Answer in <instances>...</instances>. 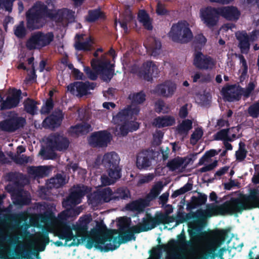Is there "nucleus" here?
<instances>
[{
	"label": "nucleus",
	"instance_id": "obj_27",
	"mask_svg": "<svg viewBox=\"0 0 259 259\" xmlns=\"http://www.w3.org/2000/svg\"><path fill=\"white\" fill-rule=\"evenodd\" d=\"M52 171L50 166H30L27 167L28 173L34 178H43L49 175Z\"/></svg>",
	"mask_w": 259,
	"mask_h": 259
},
{
	"label": "nucleus",
	"instance_id": "obj_26",
	"mask_svg": "<svg viewBox=\"0 0 259 259\" xmlns=\"http://www.w3.org/2000/svg\"><path fill=\"white\" fill-rule=\"evenodd\" d=\"M144 46L147 51L151 55L155 57L159 55L161 52V41L155 37H150L147 42L144 43Z\"/></svg>",
	"mask_w": 259,
	"mask_h": 259
},
{
	"label": "nucleus",
	"instance_id": "obj_45",
	"mask_svg": "<svg viewBox=\"0 0 259 259\" xmlns=\"http://www.w3.org/2000/svg\"><path fill=\"white\" fill-rule=\"evenodd\" d=\"M49 182L54 188H59L66 183L65 176L61 174H57L50 179Z\"/></svg>",
	"mask_w": 259,
	"mask_h": 259
},
{
	"label": "nucleus",
	"instance_id": "obj_46",
	"mask_svg": "<svg viewBox=\"0 0 259 259\" xmlns=\"http://www.w3.org/2000/svg\"><path fill=\"white\" fill-rule=\"evenodd\" d=\"M19 237L17 236H10L0 230V244L7 242L10 244L16 245L19 243Z\"/></svg>",
	"mask_w": 259,
	"mask_h": 259
},
{
	"label": "nucleus",
	"instance_id": "obj_1",
	"mask_svg": "<svg viewBox=\"0 0 259 259\" xmlns=\"http://www.w3.org/2000/svg\"><path fill=\"white\" fill-rule=\"evenodd\" d=\"M197 220L192 221L188 223V232L190 238L192 240H196L200 237H207L212 240L207 245L206 250L201 252L198 259H209V257L213 258L215 256V250L217 247L224 242L228 237V229H215L208 232L202 231L204 219L210 218L213 215H224L223 203L217 205L211 203L206 205V210L202 209L196 211Z\"/></svg>",
	"mask_w": 259,
	"mask_h": 259
},
{
	"label": "nucleus",
	"instance_id": "obj_16",
	"mask_svg": "<svg viewBox=\"0 0 259 259\" xmlns=\"http://www.w3.org/2000/svg\"><path fill=\"white\" fill-rule=\"evenodd\" d=\"M13 256H9L3 249L0 248V259H32V255L38 256L37 252H32L26 249L21 243L15 250Z\"/></svg>",
	"mask_w": 259,
	"mask_h": 259
},
{
	"label": "nucleus",
	"instance_id": "obj_25",
	"mask_svg": "<svg viewBox=\"0 0 259 259\" xmlns=\"http://www.w3.org/2000/svg\"><path fill=\"white\" fill-rule=\"evenodd\" d=\"M152 157L150 152L143 151L137 155L136 165L139 169H146L151 165Z\"/></svg>",
	"mask_w": 259,
	"mask_h": 259
},
{
	"label": "nucleus",
	"instance_id": "obj_35",
	"mask_svg": "<svg viewBox=\"0 0 259 259\" xmlns=\"http://www.w3.org/2000/svg\"><path fill=\"white\" fill-rule=\"evenodd\" d=\"M105 15L100 8L88 11L85 20L90 23H93L99 19H104Z\"/></svg>",
	"mask_w": 259,
	"mask_h": 259
},
{
	"label": "nucleus",
	"instance_id": "obj_15",
	"mask_svg": "<svg viewBox=\"0 0 259 259\" xmlns=\"http://www.w3.org/2000/svg\"><path fill=\"white\" fill-rule=\"evenodd\" d=\"M47 140L48 147L59 151L66 150L70 143L67 138L58 133L51 134Z\"/></svg>",
	"mask_w": 259,
	"mask_h": 259
},
{
	"label": "nucleus",
	"instance_id": "obj_44",
	"mask_svg": "<svg viewBox=\"0 0 259 259\" xmlns=\"http://www.w3.org/2000/svg\"><path fill=\"white\" fill-rule=\"evenodd\" d=\"M193 122L191 120L187 119L183 120L177 127L178 133L180 135H187L188 132L192 128Z\"/></svg>",
	"mask_w": 259,
	"mask_h": 259
},
{
	"label": "nucleus",
	"instance_id": "obj_30",
	"mask_svg": "<svg viewBox=\"0 0 259 259\" xmlns=\"http://www.w3.org/2000/svg\"><path fill=\"white\" fill-rule=\"evenodd\" d=\"M120 158L115 152H110L104 154L102 164L106 168L113 167L119 164Z\"/></svg>",
	"mask_w": 259,
	"mask_h": 259
},
{
	"label": "nucleus",
	"instance_id": "obj_28",
	"mask_svg": "<svg viewBox=\"0 0 259 259\" xmlns=\"http://www.w3.org/2000/svg\"><path fill=\"white\" fill-rule=\"evenodd\" d=\"M90 218L87 216L80 217L78 222L72 227V229L75 231L74 237L79 238L82 235L85 234L88 232V224L90 222Z\"/></svg>",
	"mask_w": 259,
	"mask_h": 259
},
{
	"label": "nucleus",
	"instance_id": "obj_63",
	"mask_svg": "<svg viewBox=\"0 0 259 259\" xmlns=\"http://www.w3.org/2000/svg\"><path fill=\"white\" fill-rule=\"evenodd\" d=\"M178 237L179 242L183 244L184 245L189 247L191 248H192V247L193 246V243H196V242L199 241L202 237H200L199 238V239H198V240H196L195 241L192 240L191 238H190L191 240L186 241L185 236L184 234H181V235H179L178 236Z\"/></svg>",
	"mask_w": 259,
	"mask_h": 259
},
{
	"label": "nucleus",
	"instance_id": "obj_32",
	"mask_svg": "<svg viewBox=\"0 0 259 259\" xmlns=\"http://www.w3.org/2000/svg\"><path fill=\"white\" fill-rule=\"evenodd\" d=\"M72 229L67 224L61 225L57 230V235L59 239L65 240L66 242L72 240L74 237Z\"/></svg>",
	"mask_w": 259,
	"mask_h": 259
},
{
	"label": "nucleus",
	"instance_id": "obj_58",
	"mask_svg": "<svg viewBox=\"0 0 259 259\" xmlns=\"http://www.w3.org/2000/svg\"><path fill=\"white\" fill-rule=\"evenodd\" d=\"M113 244H112L111 243H107L105 245L104 251L108 252L109 251H113L116 249L118 248L121 244L123 243H120V238L119 237V240H118V237H115L112 240Z\"/></svg>",
	"mask_w": 259,
	"mask_h": 259
},
{
	"label": "nucleus",
	"instance_id": "obj_38",
	"mask_svg": "<svg viewBox=\"0 0 259 259\" xmlns=\"http://www.w3.org/2000/svg\"><path fill=\"white\" fill-rule=\"evenodd\" d=\"M147 207V204L145 203V200L141 198L134 201L126 205V208L131 211H136L139 213L144 211L145 208Z\"/></svg>",
	"mask_w": 259,
	"mask_h": 259
},
{
	"label": "nucleus",
	"instance_id": "obj_31",
	"mask_svg": "<svg viewBox=\"0 0 259 259\" xmlns=\"http://www.w3.org/2000/svg\"><path fill=\"white\" fill-rule=\"evenodd\" d=\"M175 122L176 119L174 116L165 115L158 116L154 118L153 124L155 127L160 128L173 125Z\"/></svg>",
	"mask_w": 259,
	"mask_h": 259
},
{
	"label": "nucleus",
	"instance_id": "obj_34",
	"mask_svg": "<svg viewBox=\"0 0 259 259\" xmlns=\"http://www.w3.org/2000/svg\"><path fill=\"white\" fill-rule=\"evenodd\" d=\"M7 189L8 192L14 191V195L15 196V204L20 205H28L30 203L31 199L27 196L24 195L21 190L14 191L13 188L11 186H8Z\"/></svg>",
	"mask_w": 259,
	"mask_h": 259
},
{
	"label": "nucleus",
	"instance_id": "obj_40",
	"mask_svg": "<svg viewBox=\"0 0 259 259\" xmlns=\"http://www.w3.org/2000/svg\"><path fill=\"white\" fill-rule=\"evenodd\" d=\"M39 240L40 243L39 244V248L38 250L33 249V250L32 251V250L31 249L27 248L25 245H24V246L26 249L31 250V251L33 253V252H37V253H38V251H43L45 249L46 246L47 244H48L50 242L48 233L45 232V233H42L40 234L39 236ZM38 254L39 255V254ZM34 256H36V257L37 259H38L39 258V255L38 256L34 255Z\"/></svg>",
	"mask_w": 259,
	"mask_h": 259
},
{
	"label": "nucleus",
	"instance_id": "obj_61",
	"mask_svg": "<svg viewBox=\"0 0 259 259\" xmlns=\"http://www.w3.org/2000/svg\"><path fill=\"white\" fill-rule=\"evenodd\" d=\"M54 104L51 97L48 99L41 109V112L43 114H49L53 109Z\"/></svg>",
	"mask_w": 259,
	"mask_h": 259
},
{
	"label": "nucleus",
	"instance_id": "obj_42",
	"mask_svg": "<svg viewBox=\"0 0 259 259\" xmlns=\"http://www.w3.org/2000/svg\"><path fill=\"white\" fill-rule=\"evenodd\" d=\"M139 21L143 24L144 27L148 30H151L153 28L152 24L150 21L149 15L144 10H140L138 15Z\"/></svg>",
	"mask_w": 259,
	"mask_h": 259
},
{
	"label": "nucleus",
	"instance_id": "obj_5",
	"mask_svg": "<svg viewBox=\"0 0 259 259\" xmlns=\"http://www.w3.org/2000/svg\"><path fill=\"white\" fill-rule=\"evenodd\" d=\"M54 35L52 32L45 33L38 31L31 33L26 42V47L30 51L41 49L51 44L54 40Z\"/></svg>",
	"mask_w": 259,
	"mask_h": 259
},
{
	"label": "nucleus",
	"instance_id": "obj_23",
	"mask_svg": "<svg viewBox=\"0 0 259 259\" xmlns=\"http://www.w3.org/2000/svg\"><path fill=\"white\" fill-rule=\"evenodd\" d=\"M67 90L70 93L78 97H82L88 94L87 83L82 81H75L67 86Z\"/></svg>",
	"mask_w": 259,
	"mask_h": 259
},
{
	"label": "nucleus",
	"instance_id": "obj_55",
	"mask_svg": "<svg viewBox=\"0 0 259 259\" xmlns=\"http://www.w3.org/2000/svg\"><path fill=\"white\" fill-rule=\"evenodd\" d=\"M129 98L132 100L133 103L140 104L143 103L146 100V95L143 91L134 93Z\"/></svg>",
	"mask_w": 259,
	"mask_h": 259
},
{
	"label": "nucleus",
	"instance_id": "obj_14",
	"mask_svg": "<svg viewBox=\"0 0 259 259\" xmlns=\"http://www.w3.org/2000/svg\"><path fill=\"white\" fill-rule=\"evenodd\" d=\"M88 187L84 185L77 187L62 201L63 207H74L80 203L81 198L88 193Z\"/></svg>",
	"mask_w": 259,
	"mask_h": 259
},
{
	"label": "nucleus",
	"instance_id": "obj_50",
	"mask_svg": "<svg viewBox=\"0 0 259 259\" xmlns=\"http://www.w3.org/2000/svg\"><path fill=\"white\" fill-rule=\"evenodd\" d=\"M106 169L108 176L116 182L121 177V168L119 164L116 165V166Z\"/></svg>",
	"mask_w": 259,
	"mask_h": 259
},
{
	"label": "nucleus",
	"instance_id": "obj_29",
	"mask_svg": "<svg viewBox=\"0 0 259 259\" xmlns=\"http://www.w3.org/2000/svg\"><path fill=\"white\" fill-rule=\"evenodd\" d=\"M197 197L193 196L191 197L190 201L188 202L186 206L187 211H192L193 209L205 204L207 197V195L201 193H198Z\"/></svg>",
	"mask_w": 259,
	"mask_h": 259
},
{
	"label": "nucleus",
	"instance_id": "obj_41",
	"mask_svg": "<svg viewBox=\"0 0 259 259\" xmlns=\"http://www.w3.org/2000/svg\"><path fill=\"white\" fill-rule=\"evenodd\" d=\"M24 111L31 115H34L37 113V102L34 100L28 98L23 103Z\"/></svg>",
	"mask_w": 259,
	"mask_h": 259
},
{
	"label": "nucleus",
	"instance_id": "obj_2",
	"mask_svg": "<svg viewBox=\"0 0 259 259\" xmlns=\"http://www.w3.org/2000/svg\"><path fill=\"white\" fill-rule=\"evenodd\" d=\"M224 215L242 213L244 210L259 208V190L251 189L248 195H244L242 198L232 197L223 203Z\"/></svg>",
	"mask_w": 259,
	"mask_h": 259
},
{
	"label": "nucleus",
	"instance_id": "obj_39",
	"mask_svg": "<svg viewBox=\"0 0 259 259\" xmlns=\"http://www.w3.org/2000/svg\"><path fill=\"white\" fill-rule=\"evenodd\" d=\"M113 196V192L112 189L107 187L99 191L97 194V197L100 201H102L104 202H109L111 200H113L112 198Z\"/></svg>",
	"mask_w": 259,
	"mask_h": 259
},
{
	"label": "nucleus",
	"instance_id": "obj_4",
	"mask_svg": "<svg viewBox=\"0 0 259 259\" xmlns=\"http://www.w3.org/2000/svg\"><path fill=\"white\" fill-rule=\"evenodd\" d=\"M169 36L174 42L185 44L191 40L193 34L188 23L186 21H181L172 25Z\"/></svg>",
	"mask_w": 259,
	"mask_h": 259
},
{
	"label": "nucleus",
	"instance_id": "obj_11",
	"mask_svg": "<svg viewBox=\"0 0 259 259\" xmlns=\"http://www.w3.org/2000/svg\"><path fill=\"white\" fill-rule=\"evenodd\" d=\"M193 65L199 69L212 70L215 66L216 61L211 57L204 55L201 51L194 52Z\"/></svg>",
	"mask_w": 259,
	"mask_h": 259
},
{
	"label": "nucleus",
	"instance_id": "obj_59",
	"mask_svg": "<svg viewBox=\"0 0 259 259\" xmlns=\"http://www.w3.org/2000/svg\"><path fill=\"white\" fill-rule=\"evenodd\" d=\"M96 243L94 247L96 248L100 249L101 251H104L105 242H107V239L105 238L103 234L97 236L95 238Z\"/></svg>",
	"mask_w": 259,
	"mask_h": 259
},
{
	"label": "nucleus",
	"instance_id": "obj_62",
	"mask_svg": "<svg viewBox=\"0 0 259 259\" xmlns=\"http://www.w3.org/2000/svg\"><path fill=\"white\" fill-rule=\"evenodd\" d=\"M39 3L40 5L45 7L46 8H47V10H46L42 14L44 19H45V18L47 17L53 20V19L55 18V16L57 15V11L53 9H49L48 6L41 1H39Z\"/></svg>",
	"mask_w": 259,
	"mask_h": 259
},
{
	"label": "nucleus",
	"instance_id": "obj_9",
	"mask_svg": "<svg viewBox=\"0 0 259 259\" xmlns=\"http://www.w3.org/2000/svg\"><path fill=\"white\" fill-rule=\"evenodd\" d=\"M140 112L139 107L133 105H127L124 109L118 112L116 115H113L112 122L117 125L125 123L133 119L135 116L137 115Z\"/></svg>",
	"mask_w": 259,
	"mask_h": 259
},
{
	"label": "nucleus",
	"instance_id": "obj_53",
	"mask_svg": "<svg viewBox=\"0 0 259 259\" xmlns=\"http://www.w3.org/2000/svg\"><path fill=\"white\" fill-rule=\"evenodd\" d=\"M55 151L56 150L47 146L46 149H41L40 150V154L44 157L45 159L54 160L57 158V156Z\"/></svg>",
	"mask_w": 259,
	"mask_h": 259
},
{
	"label": "nucleus",
	"instance_id": "obj_19",
	"mask_svg": "<svg viewBox=\"0 0 259 259\" xmlns=\"http://www.w3.org/2000/svg\"><path fill=\"white\" fill-rule=\"evenodd\" d=\"M177 88L176 84L170 81L166 80L162 83L157 85L154 92L163 97H171L175 92Z\"/></svg>",
	"mask_w": 259,
	"mask_h": 259
},
{
	"label": "nucleus",
	"instance_id": "obj_10",
	"mask_svg": "<svg viewBox=\"0 0 259 259\" xmlns=\"http://www.w3.org/2000/svg\"><path fill=\"white\" fill-rule=\"evenodd\" d=\"M22 99V91L20 89L13 88L10 95L8 96L6 100L0 94V109L6 110L17 107Z\"/></svg>",
	"mask_w": 259,
	"mask_h": 259
},
{
	"label": "nucleus",
	"instance_id": "obj_24",
	"mask_svg": "<svg viewBox=\"0 0 259 259\" xmlns=\"http://www.w3.org/2000/svg\"><path fill=\"white\" fill-rule=\"evenodd\" d=\"M154 223L152 215L150 213L146 212L145 217L142 220V222L135 226L136 228L135 232L137 233H140L151 230L155 228V225Z\"/></svg>",
	"mask_w": 259,
	"mask_h": 259
},
{
	"label": "nucleus",
	"instance_id": "obj_48",
	"mask_svg": "<svg viewBox=\"0 0 259 259\" xmlns=\"http://www.w3.org/2000/svg\"><path fill=\"white\" fill-rule=\"evenodd\" d=\"M184 162V160L182 157H177L168 161L166 166L170 171H174L180 168Z\"/></svg>",
	"mask_w": 259,
	"mask_h": 259
},
{
	"label": "nucleus",
	"instance_id": "obj_60",
	"mask_svg": "<svg viewBox=\"0 0 259 259\" xmlns=\"http://www.w3.org/2000/svg\"><path fill=\"white\" fill-rule=\"evenodd\" d=\"M203 134L202 130L201 128H197L191 135L190 143L192 145L196 144L201 138Z\"/></svg>",
	"mask_w": 259,
	"mask_h": 259
},
{
	"label": "nucleus",
	"instance_id": "obj_13",
	"mask_svg": "<svg viewBox=\"0 0 259 259\" xmlns=\"http://www.w3.org/2000/svg\"><path fill=\"white\" fill-rule=\"evenodd\" d=\"M159 72L158 67L153 61H147L143 63L139 69L137 75L140 78L150 81L152 80L153 77H157Z\"/></svg>",
	"mask_w": 259,
	"mask_h": 259
},
{
	"label": "nucleus",
	"instance_id": "obj_3",
	"mask_svg": "<svg viewBox=\"0 0 259 259\" xmlns=\"http://www.w3.org/2000/svg\"><path fill=\"white\" fill-rule=\"evenodd\" d=\"M47 10L45 7L39 5L36 2L25 13L26 27L30 30H34L42 28L45 25L43 13Z\"/></svg>",
	"mask_w": 259,
	"mask_h": 259
},
{
	"label": "nucleus",
	"instance_id": "obj_17",
	"mask_svg": "<svg viewBox=\"0 0 259 259\" xmlns=\"http://www.w3.org/2000/svg\"><path fill=\"white\" fill-rule=\"evenodd\" d=\"M242 88L236 84H231L224 87L222 89V95L225 100L231 102L239 101L241 98Z\"/></svg>",
	"mask_w": 259,
	"mask_h": 259
},
{
	"label": "nucleus",
	"instance_id": "obj_54",
	"mask_svg": "<svg viewBox=\"0 0 259 259\" xmlns=\"http://www.w3.org/2000/svg\"><path fill=\"white\" fill-rule=\"evenodd\" d=\"M192 77L193 78V81L194 82L198 81L200 83H202L209 82L211 80V77L209 74H202L197 72L192 76Z\"/></svg>",
	"mask_w": 259,
	"mask_h": 259
},
{
	"label": "nucleus",
	"instance_id": "obj_37",
	"mask_svg": "<svg viewBox=\"0 0 259 259\" xmlns=\"http://www.w3.org/2000/svg\"><path fill=\"white\" fill-rule=\"evenodd\" d=\"M136 228L135 226H134L127 230L120 231L118 236V237L120 238V243H125L132 240H135V234H137L135 232Z\"/></svg>",
	"mask_w": 259,
	"mask_h": 259
},
{
	"label": "nucleus",
	"instance_id": "obj_21",
	"mask_svg": "<svg viewBox=\"0 0 259 259\" xmlns=\"http://www.w3.org/2000/svg\"><path fill=\"white\" fill-rule=\"evenodd\" d=\"M63 118L62 111L59 110L57 114L52 113L46 117L42 121V126L46 128L54 130L60 126Z\"/></svg>",
	"mask_w": 259,
	"mask_h": 259
},
{
	"label": "nucleus",
	"instance_id": "obj_7",
	"mask_svg": "<svg viewBox=\"0 0 259 259\" xmlns=\"http://www.w3.org/2000/svg\"><path fill=\"white\" fill-rule=\"evenodd\" d=\"M26 122L24 118L19 116L18 113L15 112H11L6 119L0 122V130L4 132L13 133L23 128Z\"/></svg>",
	"mask_w": 259,
	"mask_h": 259
},
{
	"label": "nucleus",
	"instance_id": "obj_64",
	"mask_svg": "<svg viewBox=\"0 0 259 259\" xmlns=\"http://www.w3.org/2000/svg\"><path fill=\"white\" fill-rule=\"evenodd\" d=\"M241 144L243 145V146H245L244 143L240 142L239 143V149L235 153L236 160L239 161L244 160L247 155V151L244 148H241Z\"/></svg>",
	"mask_w": 259,
	"mask_h": 259
},
{
	"label": "nucleus",
	"instance_id": "obj_43",
	"mask_svg": "<svg viewBox=\"0 0 259 259\" xmlns=\"http://www.w3.org/2000/svg\"><path fill=\"white\" fill-rule=\"evenodd\" d=\"M207 39L202 33L196 35L193 42V46L194 49V52L201 51L203 47L205 46Z\"/></svg>",
	"mask_w": 259,
	"mask_h": 259
},
{
	"label": "nucleus",
	"instance_id": "obj_33",
	"mask_svg": "<svg viewBox=\"0 0 259 259\" xmlns=\"http://www.w3.org/2000/svg\"><path fill=\"white\" fill-rule=\"evenodd\" d=\"M188 211V213H186L184 211H181V209L178 211L176 218V224L174 226V227L177 226L180 224H182L191 220H193V221L197 220L196 211Z\"/></svg>",
	"mask_w": 259,
	"mask_h": 259
},
{
	"label": "nucleus",
	"instance_id": "obj_18",
	"mask_svg": "<svg viewBox=\"0 0 259 259\" xmlns=\"http://www.w3.org/2000/svg\"><path fill=\"white\" fill-rule=\"evenodd\" d=\"M93 130V128L90 123L87 122H82L74 125H71L67 130V133L71 137L78 138L79 136L87 135Z\"/></svg>",
	"mask_w": 259,
	"mask_h": 259
},
{
	"label": "nucleus",
	"instance_id": "obj_12",
	"mask_svg": "<svg viewBox=\"0 0 259 259\" xmlns=\"http://www.w3.org/2000/svg\"><path fill=\"white\" fill-rule=\"evenodd\" d=\"M110 141V134L106 130L93 133L88 138V143L94 148L106 147Z\"/></svg>",
	"mask_w": 259,
	"mask_h": 259
},
{
	"label": "nucleus",
	"instance_id": "obj_47",
	"mask_svg": "<svg viewBox=\"0 0 259 259\" xmlns=\"http://www.w3.org/2000/svg\"><path fill=\"white\" fill-rule=\"evenodd\" d=\"M8 221L14 222L13 228L14 229H20L22 226V222L24 220L23 217L21 214H10L6 217Z\"/></svg>",
	"mask_w": 259,
	"mask_h": 259
},
{
	"label": "nucleus",
	"instance_id": "obj_57",
	"mask_svg": "<svg viewBox=\"0 0 259 259\" xmlns=\"http://www.w3.org/2000/svg\"><path fill=\"white\" fill-rule=\"evenodd\" d=\"M193 187L192 184L187 183L180 189L175 191L171 195L173 198H176L180 195L183 194L192 190Z\"/></svg>",
	"mask_w": 259,
	"mask_h": 259
},
{
	"label": "nucleus",
	"instance_id": "obj_36",
	"mask_svg": "<svg viewBox=\"0 0 259 259\" xmlns=\"http://www.w3.org/2000/svg\"><path fill=\"white\" fill-rule=\"evenodd\" d=\"M93 39L91 36L88 37L85 41L81 42L80 40H75L74 45V48L77 51H82L83 52H89L92 50Z\"/></svg>",
	"mask_w": 259,
	"mask_h": 259
},
{
	"label": "nucleus",
	"instance_id": "obj_22",
	"mask_svg": "<svg viewBox=\"0 0 259 259\" xmlns=\"http://www.w3.org/2000/svg\"><path fill=\"white\" fill-rule=\"evenodd\" d=\"M236 39L238 41V47L242 54H247L248 53L250 42L248 38V34L246 31H238L236 32Z\"/></svg>",
	"mask_w": 259,
	"mask_h": 259
},
{
	"label": "nucleus",
	"instance_id": "obj_6",
	"mask_svg": "<svg viewBox=\"0 0 259 259\" xmlns=\"http://www.w3.org/2000/svg\"><path fill=\"white\" fill-rule=\"evenodd\" d=\"M91 66L93 70L98 72V75H100L101 79L104 81L109 82L115 74V65L111 64L110 61H103L98 59H93Z\"/></svg>",
	"mask_w": 259,
	"mask_h": 259
},
{
	"label": "nucleus",
	"instance_id": "obj_20",
	"mask_svg": "<svg viewBox=\"0 0 259 259\" xmlns=\"http://www.w3.org/2000/svg\"><path fill=\"white\" fill-rule=\"evenodd\" d=\"M220 17L229 21H236L240 16V12L234 6H222L219 7Z\"/></svg>",
	"mask_w": 259,
	"mask_h": 259
},
{
	"label": "nucleus",
	"instance_id": "obj_8",
	"mask_svg": "<svg viewBox=\"0 0 259 259\" xmlns=\"http://www.w3.org/2000/svg\"><path fill=\"white\" fill-rule=\"evenodd\" d=\"M219 7L207 6L201 9L200 11V17L203 24L209 29H213L217 26L220 17Z\"/></svg>",
	"mask_w": 259,
	"mask_h": 259
},
{
	"label": "nucleus",
	"instance_id": "obj_52",
	"mask_svg": "<svg viewBox=\"0 0 259 259\" xmlns=\"http://www.w3.org/2000/svg\"><path fill=\"white\" fill-rule=\"evenodd\" d=\"M14 34L17 37L21 39L23 38L27 33L24 21H21L18 25H16L14 27Z\"/></svg>",
	"mask_w": 259,
	"mask_h": 259
},
{
	"label": "nucleus",
	"instance_id": "obj_51",
	"mask_svg": "<svg viewBox=\"0 0 259 259\" xmlns=\"http://www.w3.org/2000/svg\"><path fill=\"white\" fill-rule=\"evenodd\" d=\"M229 128L222 129L214 135V139L217 141H229L232 142L233 139L229 136Z\"/></svg>",
	"mask_w": 259,
	"mask_h": 259
},
{
	"label": "nucleus",
	"instance_id": "obj_49",
	"mask_svg": "<svg viewBox=\"0 0 259 259\" xmlns=\"http://www.w3.org/2000/svg\"><path fill=\"white\" fill-rule=\"evenodd\" d=\"M130 195L129 191L126 188L120 187L116 189V190L113 192V196L112 198L113 200L117 201L120 199H125L128 197Z\"/></svg>",
	"mask_w": 259,
	"mask_h": 259
},
{
	"label": "nucleus",
	"instance_id": "obj_56",
	"mask_svg": "<svg viewBox=\"0 0 259 259\" xmlns=\"http://www.w3.org/2000/svg\"><path fill=\"white\" fill-rule=\"evenodd\" d=\"M247 113L253 118H258L259 117V101L250 105L247 109Z\"/></svg>",
	"mask_w": 259,
	"mask_h": 259
}]
</instances>
